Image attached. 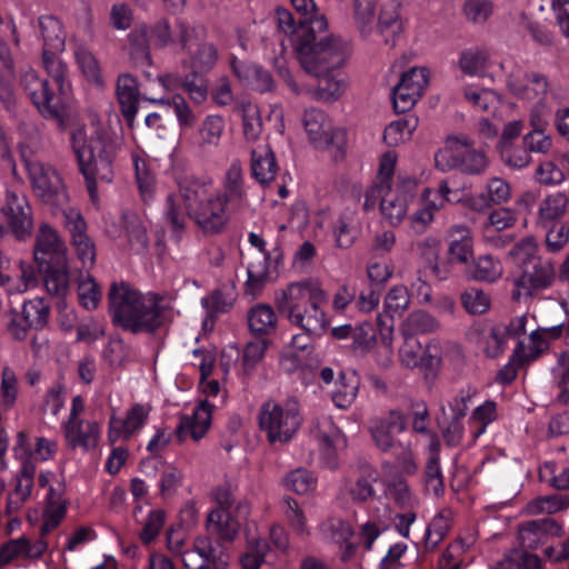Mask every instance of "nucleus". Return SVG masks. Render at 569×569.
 I'll use <instances>...</instances> for the list:
<instances>
[{
    "mask_svg": "<svg viewBox=\"0 0 569 569\" xmlns=\"http://www.w3.org/2000/svg\"><path fill=\"white\" fill-rule=\"evenodd\" d=\"M177 184L178 194L169 193L164 203V218L176 230L184 226L182 203L188 216L204 233H220L229 221V199L242 201L244 198L242 168L238 161L232 162L227 170L226 191L216 187L211 180L193 176L181 177Z\"/></svg>",
    "mask_w": 569,
    "mask_h": 569,
    "instance_id": "nucleus-1",
    "label": "nucleus"
},
{
    "mask_svg": "<svg viewBox=\"0 0 569 569\" xmlns=\"http://www.w3.org/2000/svg\"><path fill=\"white\" fill-rule=\"evenodd\" d=\"M226 123L218 114L207 116L198 129L188 137L189 144L199 150H208L219 146Z\"/></svg>",
    "mask_w": 569,
    "mask_h": 569,
    "instance_id": "nucleus-26",
    "label": "nucleus"
},
{
    "mask_svg": "<svg viewBox=\"0 0 569 569\" xmlns=\"http://www.w3.org/2000/svg\"><path fill=\"white\" fill-rule=\"evenodd\" d=\"M64 227L70 233L71 244L83 267H91L96 261V246L87 234V224L76 209L63 211Z\"/></svg>",
    "mask_w": 569,
    "mask_h": 569,
    "instance_id": "nucleus-20",
    "label": "nucleus"
},
{
    "mask_svg": "<svg viewBox=\"0 0 569 569\" xmlns=\"http://www.w3.org/2000/svg\"><path fill=\"white\" fill-rule=\"evenodd\" d=\"M237 290L233 282H228L214 289L210 295L201 299L202 307L210 317L229 312L236 302Z\"/></svg>",
    "mask_w": 569,
    "mask_h": 569,
    "instance_id": "nucleus-37",
    "label": "nucleus"
},
{
    "mask_svg": "<svg viewBox=\"0 0 569 569\" xmlns=\"http://www.w3.org/2000/svg\"><path fill=\"white\" fill-rule=\"evenodd\" d=\"M47 542L39 539L31 543L27 538L11 539L0 546V568L16 559H38L47 550Z\"/></svg>",
    "mask_w": 569,
    "mask_h": 569,
    "instance_id": "nucleus-29",
    "label": "nucleus"
},
{
    "mask_svg": "<svg viewBox=\"0 0 569 569\" xmlns=\"http://www.w3.org/2000/svg\"><path fill=\"white\" fill-rule=\"evenodd\" d=\"M207 527L221 540L232 541L239 532L240 523L230 510L216 508L208 515Z\"/></svg>",
    "mask_w": 569,
    "mask_h": 569,
    "instance_id": "nucleus-38",
    "label": "nucleus"
},
{
    "mask_svg": "<svg viewBox=\"0 0 569 569\" xmlns=\"http://www.w3.org/2000/svg\"><path fill=\"white\" fill-rule=\"evenodd\" d=\"M315 33L311 31L296 44L302 69L309 74L321 76L341 68L351 51L349 42L335 34L317 39Z\"/></svg>",
    "mask_w": 569,
    "mask_h": 569,
    "instance_id": "nucleus-6",
    "label": "nucleus"
},
{
    "mask_svg": "<svg viewBox=\"0 0 569 569\" xmlns=\"http://www.w3.org/2000/svg\"><path fill=\"white\" fill-rule=\"evenodd\" d=\"M360 220L358 210L353 207H347L339 216L335 226L336 242L340 248H349L356 240Z\"/></svg>",
    "mask_w": 569,
    "mask_h": 569,
    "instance_id": "nucleus-40",
    "label": "nucleus"
},
{
    "mask_svg": "<svg viewBox=\"0 0 569 569\" xmlns=\"http://www.w3.org/2000/svg\"><path fill=\"white\" fill-rule=\"evenodd\" d=\"M503 273L501 262L490 254L480 256L470 269V274L475 280L493 282Z\"/></svg>",
    "mask_w": 569,
    "mask_h": 569,
    "instance_id": "nucleus-56",
    "label": "nucleus"
},
{
    "mask_svg": "<svg viewBox=\"0 0 569 569\" xmlns=\"http://www.w3.org/2000/svg\"><path fill=\"white\" fill-rule=\"evenodd\" d=\"M49 317V306L42 298H34L23 303L22 320L29 328L42 329Z\"/></svg>",
    "mask_w": 569,
    "mask_h": 569,
    "instance_id": "nucleus-59",
    "label": "nucleus"
},
{
    "mask_svg": "<svg viewBox=\"0 0 569 569\" xmlns=\"http://www.w3.org/2000/svg\"><path fill=\"white\" fill-rule=\"evenodd\" d=\"M194 550L200 557V562H192L194 551H186L182 555V562L189 569H206L211 565L213 569H226L229 563V556L223 546L208 536H199L194 539Z\"/></svg>",
    "mask_w": 569,
    "mask_h": 569,
    "instance_id": "nucleus-21",
    "label": "nucleus"
},
{
    "mask_svg": "<svg viewBox=\"0 0 569 569\" xmlns=\"http://www.w3.org/2000/svg\"><path fill=\"white\" fill-rule=\"evenodd\" d=\"M150 411V406L136 403L127 410L124 418L112 415L109 419L108 441L113 445L129 440L143 428Z\"/></svg>",
    "mask_w": 569,
    "mask_h": 569,
    "instance_id": "nucleus-19",
    "label": "nucleus"
},
{
    "mask_svg": "<svg viewBox=\"0 0 569 569\" xmlns=\"http://www.w3.org/2000/svg\"><path fill=\"white\" fill-rule=\"evenodd\" d=\"M21 86L43 117L61 119L68 101L51 91L47 79L29 68L21 76Z\"/></svg>",
    "mask_w": 569,
    "mask_h": 569,
    "instance_id": "nucleus-12",
    "label": "nucleus"
},
{
    "mask_svg": "<svg viewBox=\"0 0 569 569\" xmlns=\"http://www.w3.org/2000/svg\"><path fill=\"white\" fill-rule=\"evenodd\" d=\"M71 147L92 199L97 197V181L112 180L111 163L119 139L107 129L74 127L70 133Z\"/></svg>",
    "mask_w": 569,
    "mask_h": 569,
    "instance_id": "nucleus-4",
    "label": "nucleus"
},
{
    "mask_svg": "<svg viewBox=\"0 0 569 569\" xmlns=\"http://www.w3.org/2000/svg\"><path fill=\"white\" fill-rule=\"evenodd\" d=\"M428 180V173L421 169L416 173H399L396 183L375 184L366 190L363 209L371 211L379 204L382 219L392 227L400 226L409 218V208L418 196L421 183Z\"/></svg>",
    "mask_w": 569,
    "mask_h": 569,
    "instance_id": "nucleus-5",
    "label": "nucleus"
},
{
    "mask_svg": "<svg viewBox=\"0 0 569 569\" xmlns=\"http://www.w3.org/2000/svg\"><path fill=\"white\" fill-rule=\"evenodd\" d=\"M568 499L561 495L541 496L529 501L525 508L527 515H551L566 509Z\"/></svg>",
    "mask_w": 569,
    "mask_h": 569,
    "instance_id": "nucleus-57",
    "label": "nucleus"
},
{
    "mask_svg": "<svg viewBox=\"0 0 569 569\" xmlns=\"http://www.w3.org/2000/svg\"><path fill=\"white\" fill-rule=\"evenodd\" d=\"M281 511L291 529L298 535H309L306 515L298 503L291 497H287L281 501Z\"/></svg>",
    "mask_w": 569,
    "mask_h": 569,
    "instance_id": "nucleus-62",
    "label": "nucleus"
},
{
    "mask_svg": "<svg viewBox=\"0 0 569 569\" xmlns=\"http://www.w3.org/2000/svg\"><path fill=\"white\" fill-rule=\"evenodd\" d=\"M326 290L311 280L288 283L274 292L279 312L308 336L321 337L329 327V318L322 307L327 303Z\"/></svg>",
    "mask_w": 569,
    "mask_h": 569,
    "instance_id": "nucleus-3",
    "label": "nucleus"
},
{
    "mask_svg": "<svg viewBox=\"0 0 569 569\" xmlns=\"http://www.w3.org/2000/svg\"><path fill=\"white\" fill-rule=\"evenodd\" d=\"M430 79L426 67H412L402 73L392 90L393 108L397 112L410 110L423 94Z\"/></svg>",
    "mask_w": 569,
    "mask_h": 569,
    "instance_id": "nucleus-14",
    "label": "nucleus"
},
{
    "mask_svg": "<svg viewBox=\"0 0 569 569\" xmlns=\"http://www.w3.org/2000/svg\"><path fill=\"white\" fill-rule=\"evenodd\" d=\"M357 392L358 382L356 377H347L345 373H340L336 388L332 391V401L336 407L346 409L352 405L357 397Z\"/></svg>",
    "mask_w": 569,
    "mask_h": 569,
    "instance_id": "nucleus-60",
    "label": "nucleus"
},
{
    "mask_svg": "<svg viewBox=\"0 0 569 569\" xmlns=\"http://www.w3.org/2000/svg\"><path fill=\"white\" fill-rule=\"evenodd\" d=\"M0 210L8 229L17 239L23 240L31 234L33 229L31 207L23 192L8 189L4 203Z\"/></svg>",
    "mask_w": 569,
    "mask_h": 569,
    "instance_id": "nucleus-15",
    "label": "nucleus"
},
{
    "mask_svg": "<svg viewBox=\"0 0 569 569\" xmlns=\"http://www.w3.org/2000/svg\"><path fill=\"white\" fill-rule=\"evenodd\" d=\"M510 198V184L499 177H493L487 181L486 194H480L478 198L473 199L472 207L475 209L481 210L489 207L490 204L505 203Z\"/></svg>",
    "mask_w": 569,
    "mask_h": 569,
    "instance_id": "nucleus-44",
    "label": "nucleus"
},
{
    "mask_svg": "<svg viewBox=\"0 0 569 569\" xmlns=\"http://www.w3.org/2000/svg\"><path fill=\"white\" fill-rule=\"evenodd\" d=\"M438 328L437 320L429 313L418 310L411 312L400 325L401 336L416 337L430 333Z\"/></svg>",
    "mask_w": 569,
    "mask_h": 569,
    "instance_id": "nucleus-52",
    "label": "nucleus"
},
{
    "mask_svg": "<svg viewBox=\"0 0 569 569\" xmlns=\"http://www.w3.org/2000/svg\"><path fill=\"white\" fill-rule=\"evenodd\" d=\"M540 558L526 550H512L500 562V569H539Z\"/></svg>",
    "mask_w": 569,
    "mask_h": 569,
    "instance_id": "nucleus-64",
    "label": "nucleus"
},
{
    "mask_svg": "<svg viewBox=\"0 0 569 569\" xmlns=\"http://www.w3.org/2000/svg\"><path fill=\"white\" fill-rule=\"evenodd\" d=\"M38 282L34 268L21 261L13 267L12 274L9 276L8 281L2 287L6 288L9 295H20L36 288Z\"/></svg>",
    "mask_w": 569,
    "mask_h": 569,
    "instance_id": "nucleus-42",
    "label": "nucleus"
},
{
    "mask_svg": "<svg viewBox=\"0 0 569 569\" xmlns=\"http://www.w3.org/2000/svg\"><path fill=\"white\" fill-rule=\"evenodd\" d=\"M242 128L247 140H257L262 132L260 109L257 104L244 102L241 104Z\"/></svg>",
    "mask_w": 569,
    "mask_h": 569,
    "instance_id": "nucleus-63",
    "label": "nucleus"
},
{
    "mask_svg": "<svg viewBox=\"0 0 569 569\" xmlns=\"http://www.w3.org/2000/svg\"><path fill=\"white\" fill-rule=\"evenodd\" d=\"M116 91L123 116L132 120L138 112L137 80L128 73L119 76Z\"/></svg>",
    "mask_w": 569,
    "mask_h": 569,
    "instance_id": "nucleus-41",
    "label": "nucleus"
},
{
    "mask_svg": "<svg viewBox=\"0 0 569 569\" xmlns=\"http://www.w3.org/2000/svg\"><path fill=\"white\" fill-rule=\"evenodd\" d=\"M509 257L519 269L530 264L533 260H541L538 256V246L532 237H526L517 242L509 251Z\"/></svg>",
    "mask_w": 569,
    "mask_h": 569,
    "instance_id": "nucleus-61",
    "label": "nucleus"
},
{
    "mask_svg": "<svg viewBox=\"0 0 569 569\" xmlns=\"http://www.w3.org/2000/svg\"><path fill=\"white\" fill-rule=\"evenodd\" d=\"M213 408L214 405L206 399L199 401L191 415L182 416L177 427L180 441L188 438L194 441L202 439L211 426Z\"/></svg>",
    "mask_w": 569,
    "mask_h": 569,
    "instance_id": "nucleus-24",
    "label": "nucleus"
},
{
    "mask_svg": "<svg viewBox=\"0 0 569 569\" xmlns=\"http://www.w3.org/2000/svg\"><path fill=\"white\" fill-rule=\"evenodd\" d=\"M66 501L62 496L50 486L47 495L43 521L40 528L42 536L48 535L61 523L66 516Z\"/></svg>",
    "mask_w": 569,
    "mask_h": 569,
    "instance_id": "nucleus-46",
    "label": "nucleus"
},
{
    "mask_svg": "<svg viewBox=\"0 0 569 569\" xmlns=\"http://www.w3.org/2000/svg\"><path fill=\"white\" fill-rule=\"evenodd\" d=\"M450 238L449 253L451 259L462 263L467 262L473 253L470 230L465 226H455L450 230Z\"/></svg>",
    "mask_w": 569,
    "mask_h": 569,
    "instance_id": "nucleus-49",
    "label": "nucleus"
},
{
    "mask_svg": "<svg viewBox=\"0 0 569 569\" xmlns=\"http://www.w3.org/2000/svg\"><path fill=\"white\" fill-rule=\"evenodd\" d=\"M47 542L39 539L31 543L27 538L11 539L0 546V568L16 559H38L47 550Z\"/></svg>",
    "mask_w": 569,
    "mask_h": 569,
    "instance_id": "nucleus-28",
    "label": "nucleus"
},
{
    "mask_svg": "<svg viewBox=\"0 0 569 569\" xmlns=\"http://www.w3.org/2000/svg\"><path fill=\"white\" fill-rule=\"evenodd\" d=\"M132 162L141 198L144 202H150L153 200L156 193L154 176L149 170L147 162L138 154H132Z\"/></svg>",
    "mask_w": 569,
    "mask_h": 569,
    "instance_id": "nucleus-58",
    "label": "nucleus"
},
{
    "mask_svg": "<svg viewBox=\"0 0 569 569\" xmlns=\"http://www.w3.org/2000/svg\"><path fill=\"white\" fill-rule=\"evenodd\" d=\"M33 257L38 267L64 263L68 248L59 232L48 223H41L36 236Z\"/></svg>",
    "mask_w": 569,
    "mask_h": 569,
    "instance_id": "nucleus-17",
    "label": "nucleus"
},
{
    "mask_svg": "<svg viewBox=\"0 0 569 569\" xmlns=\"http://www.w3.org/2000/svg\"><path fill=\"white\" fill-rule=\"evenodd\" d=\"M418 124L419 120L413 114L392 121L385 129L383 140L392 147L406 143L411 140Z\"/></svg>",
    "mask_w": 569,
    "mask_h": 569,
    "instance_id": "nucleus-45",
    "label": "nucleus"
},
{
    "mask_svg": "<svg viewBox=\"0 0 569 569\" xmlns=\"http://www.w3.org/2000/svg\"><path fill=\"white\" fill-rule=\"evenodd\" d=\"M153 104L168 106L173 109L180 129H187L194 124L197 117L189 107L186 99L180 94H174L171 99L148 98Z\"/></svg>",
    "mask_w": 569,
    "mask_h": 569,
    "instance_id": "nucleus-54",
    "label": "nucleus"
},
{
    "mask_svg": "<svg viewBox=\"0 0 569 569\" xmlns=\"http://www.w3.org/2000/svg\"><path fill=\"white\" fill-rule=\"evenodd\" d=\"M282 483L286 489L303 496L317 489L318 479L311 471L305 468H297L283 477Z\"/></svg>",
    "mask_w": 569,
    "mask_h": 569,
    "instance_id": "nucleus-53",
    "label": "nucleus"
},
{
    "mask_svg": "<svg viewBox=\"0 0 569 569\" xmlns=\"http://www.w3.org/2000/svg\"><path fill=\"white\" fill-rule=\"evenodd\" d=\"M247 321L252 333L268 336L276 331L278 317L270 305L257 303L248 310Z\"/></svg>",
    "mask_w": 569,
    "mask_h": 569,
    "instance_id": "nucleus-36",
    "label": "nucleus"
},
{
    "mask_svg": "<svg viewBox=\"0 0 569 569\" xmlns=\"http://www.w3.org/2000/svg\"><path fill=\"white\" fill-rule=\"evenodd\" d=\"M568 198L562 192L548 194L539 204L538 222L545 228L563 217L567 211Z\"/></svg>",
    "mask_w": 569,
    "mask_h": 569,
    "instance_id": "nucleus-47",
    "label": "nucleus"
},
{
    "mask_svg": "<svg viewBox=\"0 0 569 569\" xmlns=\"http://www.w3.org/2000/svg\"><path fill=\"white\" fill-rule=\"evenodd\" d=\"M457 66L467 77H483L490 66L489 53L482 48H469L460 52Z\"/></svg>",
    "mask_w": 569,
    "mask_h": 569,
    "instance_id": "nucleus-39",
    "label": "nucleus"
},
{
    "mask_svg": "<svg viewBox=\"0 0 569 569\" xmlns=\"http://www.w3.org/2000/svg\"><path fill=\"white\" fill-rule=\"evenodd\" d=\"M73 56L79 69L89 82L98 88L104 84L99 63L89 48L78 41H73Z\"/></svg>",
    "mask_w": 569,
    "mask_h": 569,
    "instance_id": "nucleus-43",
    "label": "nucleus"
},
{
    "mask_svg": "<svg viewBox=\"0 0 569 569\" xmlns=\"http://www.w3.org/2000/svg\"><path fill=\"white\" fill-rule=\"evenodd\" d=\"M251 172L261 186H268L274 180L278 164L268 144H259L251 151Z\"/></svg>",
    "mask_w": 569,
    "mask_h": 569,
    "instance_id": "nucleus-33",
    "label": "nucleus"
},
{
    "mask_svg": "<svg viewBox=\"0 0 569 569\" xmlns=\"http://www.w3.org/2000/svg\"><path fill=\"white\" fill-rule=\"evenodd\" d=\"M315 77L318 79V86L313 91L316 99L332 102L343 93L346 83L342 79L338 78L335 71Z\"/></svg>",
    "mask_w": 569,
    "mask_h": 569,
    "instance_id": "nucleus-55",
    "label": "nucleus"
},
{
    "mask_svg": "<svg viewBox=\"0 0 569 569\" xmlns=\"http://www.w3.org/2000/svg\"><path fill=\"white\" fill-rule=\"evenodd\" d=\"M36 466L27 465L20 467L13 489L8 493L7 512H18L29 500L34 481Z\"/></svg>",
    "mask_w": 569,
    "mask_h": 569,
    "instance_id": "nucleus-32",
    "label": "nucleus"
},
{
    "mask_svg": "<svg viewBox=\"0 0 569 569\" xmlns=\"http://www.w3.org/2000/svg\"><path fill=\"white\" fill-rule=\"evenodd\" d=\"M64 437L72 448L80 447L88 451L94 449L100 439V426L96 421L81 420L63 425Z\"/></svg>",
    "mask_w": 569,
    "mask_h": 569,
    "instance_id": "nucleus-30",
    "label": "nucleus"
},
{
    "mask_svg": "<svg viewBox=\"0 0 569 569\" xmlns=\"http://www.w3.org/2000/svg\"><path fill=\"white\" fill-rule=\"evenodd\" d=\"M378 339L372 348V358L377 366L387 369L393 362V330L395 325L382 315L377 317Z\"/></svg>",
    "mask_w": 569,
    "mask_h": 569,
    "instance_id": "nucleus-31",
    "label": "nucleus"
},
{
    "mask_svg": "<svg viewBox=\"0 0 569 569\" xmlns=\"http://www.w3.org/2000/svg\"><path fill=\"white\" fill-rule=\"evenodd\" d=\"M472 144L465 134L447 137L445 146L435 154L436 167L441 171L458 168L467 174H483L490 160L483 150L470 148Z\"/></svg>",
    "mask_w": 569,
    "mask_h": 569,
    "instance_id": "nucleus-8",
    "label": "nucleus"
},
{
    "mask_svg": "<svg viewBox=\"0 0 569 569\" xmlns=\"http://www.w3.org/2000/svg\"><path fill=\"white\" fill-rule=\"evenodd\" d=\"M556 279L555 264L550 259L533 260L519 269L512 279V299L516 301L532 298L548 289Z\"/></svg>",
    "mask_w": 569,
    "mask_h": 569,
    "instance_id": "nucleus-11",
    "label": "nucleus"
},
{
    "mask_svg": "<svg viewBox=\"0 0 569 569\" xmlns=\"http://www.w3.org/2000/svg\"><path fill=\"white\" fill-rule=\"evenodd\" d=\"M43 278V284L49 295L64 298L70 288L69 261L64 263L38 267Z\"/></svg>",
    "mask_w": 569,
    "mask_h": 569,
    "instance_id": "nucleus-35",
    "label": "nucleus"
},
{
    "mask_svg": "<svg viewBox=\"0 0 569 569\" xmlns=\"http://www.w3.org/2000/svg\"><path fill=\"white\" fill-rule=\"evenodd\" d=\"M303 126L315 148L328 149L336 144L339 157H342L341 143L345 140V132L339 128H333L325 112L315 108L306 110Z\"/></svg>",
    "mask_w": 569,
    "mask_h": 569,
    "instance_id": "nucleus-16",
    "label": "nucleus"
},
{
    "mask_svg": "<svg viewBox=\"0 0 569 569\" xmlns=\"http://www.w3.org/2000/svg\"><path fill=\"white\" fill-rule=\"evenodd\" d=\"M13 456L22 466H36V462H43L54 458L58 451L56 440L44 437H37L31 441L27 432L21 430L16 436L12 448Z\"/></svg>",
    "mask_w": 569,
    "mask_h": 569,
    "instance_id": "nucleus-18",
    "label": "nucleus"
},
{
    "mask_svg": "<svg viewBox=\"0 0 569 569\" xmlns=\"http://www.w3.org/2000/svg\"><path fill=\"white\" fill-rule=\"evenodd\" d=\"M268 278L269 258L264 254L248 264L244 293L252 298L258 297L262 292Z\"/></svg>",
    "mask_w": 569,
    "mask_h": 569,
    "instance_id": "nucleus-48",
    "label": "nucleus"
},
{
    "mask_svg": "<svg viewBox=\"0 0 569 569\" xmlns=\"http://www.w3.org/2000/svg\"><path fill=\"white\" fill-rule=\"evenodd\" d=\"M163 297L142 293L129 283L113 282L108 292L112 322L132 333L152 332L162 326L167 306Z\"/></svg>",
    "mask_w": 569,
    "mask_h": 569,
    "instance_id": "nucleus-2",
    "label": "nucleus"
},
{
    "mask_svg": "<svg viewBox=\"0 0 569 569\" xmlns=\"http://www.w3.org/2000/svg\"><path fill=\"white\" fill-rule=\"evenodd\" d=\"M443 207L436 189L425 188L419 196L417 209L409 217L410 228L416 233L425 232L435 221L436 213Z\"/></svg>",
    "mask_w": 569,
    "mask_h": 569,
    "instance_id": "nucleus-25",
    "label": "nucleus"
},
{
    "mask_svg": "<svg viewBox=\"0 0 569 569\" xmlns=\"http://www.w3.org/2000/svg\"><path fill=\"white\" fill-rule=\"evenodd\" d=\"M128 56L136 68H148L152 64L149 30L146 26L136 27L128 34Z\"/></svg>",
    "mask_w": 569,
    "mask_h": 569,
    "instance_id": "nucleus-34",
    "label": "nucleus"
},
{
    "mask_svg": "<svg viewBox=\"0 0 569 569\" xmlns=\"http://www.w3.org/2000/svg\"><path fill=\"white\" fill-rule=\"evenodd\" d=\"M453 513L451 509L440 510L430 521L426 529V547L436 548L451 529Z\"/></svg>",
    "mask_w": 569,
    "mask_h": 569,
    "instance_id": "nucleus-51",
    "label": "nucleus"
},
{
    "mask_svg": "<svg viewBox=\"0 0 569 569\" xmlns=\"http://www.w3.org/2000/svg\"><path fill=\"white\" fill-rule=\"evenodd\" d=\"M26 168L33 193L43 204L59 209L68 203L66 183L53 166L39 160H28Z\"/></svg>",
    "mask_w": 569,
    "mask_h": 569,
    "instance_id": "nucleus-10",
    "label": "nucleus"
},
{
    "mask_svg": "<svg viewBox=\"0 0 569 569\" xmlns=\"http://www.w3.org/2000/svg\"><path fill=\"white\" fill-rule=\"evenodd\" d=\"M177 28L178 41L190 56L192 71L194 73L209 72L218 60V51L214 44L201 42L198 30L182 20L177 21Z\"/></svg>",
    "mask_w": 569,
    "mask_h": 569,
    "instance_id": "nucleus-13",
    "label": "nucleus"
},
{
    "mask_svg": "<svg viewBox=\"0 0 569 569\" xmlns=\"http://www.w3.org/2000/svg\"><path fill=\"white\" fill-rule=\"evenodd\" d=\"M507 87L518 99L535 102L546 99L549 83L541 73L516 69L508 76Z\"/></svg>",
    "mask_w": 569,
    "mask_h": 569,
    "instance_id": "nucleus-22",
    "label": "nucleus"
},
{
    "mask_svg": "<svg viewBox=\"0 0 569 569\" xmlns=\"http://www.w3.org/2000/svg\"><path fill=\"white\" fill-rule=\"evenodd\" d=\"M259 428L271 445H284L292 440L302 423L300 406L295 398L281 401L269 399L258 415Z\"/></svg>",
    "mask_w": 569,
    "mask_h": 569,
    "instance_id": "nucleus-7",
    "label": "nucleus"
},
{
    "mask_svg": "<svg viewBox=\"0 0 569 569\" xmlns=\"http://www.w3.org/2000/svg\"><path fill=\"white\" fill-rule=\"evenodd\" d=\"M213 408L214 405L206 399L199 401L191 415L182 416L177 427L180 441L188 438L194 441L202 439L211 426Z\"/></svg>",
    "mask_w": 569,
    "mask_h": 569,
    "instance_id": "nucleus-23",
    "label": "nucleus"
},
{
    "mask_svg": "<svg viewBox=\"0 0 569 569\" xmlns=\"http://www.w3.org/2000/svg\"><path fill=\"white\" fill-rule=\"evenodd\" d=\"M410 306V295L406 286L397 284L391 287L383 301L385 316L393 322L395 317H401Z\"/></svg>",
    "mask_w": 569,
    "mask_h": 569,
    "instance_id": "nucleus-50",
    "label": "nucleus"
},
{
    "mask_svg": "<svg viewBox=\"0 0 569 569\" xmlns=\"http://www.w3.org/2000/svg\"><path fill=\"white\" fill-rule=\"evenodd\" d=\"M39 37L42 40L43 66L54 82L60 87L62 96H66L64 81L67 68L58 58L64 50L66 31L62 22L52 14H44L38 19Z\"/></svg>",
    "mask_w": 569,
    "mask_h": 569,
    "instance_id": "nucleus-9",
    "label": "nucleus"
},
{
    "mask_svg": "<svg viewBox=\"0 0 569 569\" xmlns=\"http://www.w3.org/2000/svg\"><path fill=\"white\" fill-rule=\"evenodd\" d=\"M406 428V421L400 412L392 411L388 417L377 419L370 427L376 446L382 450H390L395 443V437Z\"/></svg>",
    "mask_w": 569,
    "mask_h": 569,
    "instance_id": "nucleus-27",
    "label": "nucleus"
}]
</instances>
